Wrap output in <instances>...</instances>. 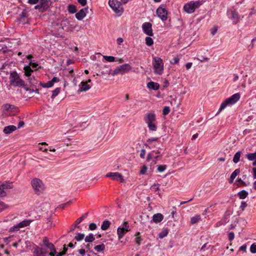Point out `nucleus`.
Masks as SVG:
<instances>
[{"label": "nucleus", "instance_id": "nucleus-1", "mask_svg": "<svg viewBox=\"0 0 256 256\" xmlns=\"http://www.w3.org/2000/svg\"><path fill=\"white\" fill-rule=\"evenodd\" d=\"M10 79L12 85L16 86L23 87L26 91L31 90L30 88H28V87L25 85L24 82L20 78L16 71L12 72L10 73Z\"/></svg>", "mask_w": 256, "mask_h": 256}, {"label": "nucleus", "instance_id": "nucleus-2", "mask_svg": "<svg viewBox=\"0 0 256 256\" xmlns=\"http://www.w3.org/2000/svg\"><path fill=\"white\" fill-rule=\"evenodd\" d=\"M144 120L146 124L150 131L155 132L157 130V122L156 116L154 112H148L144 118Z\"/></svg>", "mask_w": 256, "mask_h": 256}, {"label": "nucleus", "instance_id": "nucleus-3", "mask_svg": "<svg viewBox=\"0 0 256 256\" xmlns=\"http://www.w3.org/2000/svg\"><path fill=\"white\" fill-rule=\"evenodd\" d=\"M43 244L40 248H44L46 250H49L50 256H62L64 254V248L61 252H58L56 250L52 242H50L48 238L44 237L43 239Z\"/></svg>", "mask_w": 256, "mask_h": 256}, {"label": "nucleus", "instance_id": "nucleus-4", "mask_svg": "<svg viewBox=\"0 0 256 256\" xmlns=\"http://www.w3.org/2000/svg\"><path fill=\"white\" fill-rule=\"evenodd\" d=\"M152 64L154 72L156 75H162L164 70V62L162 59L158 56L152 58Z\"/></svg>", "mask_w": 256, "mask_h": 256}, {"label": "nucleus", "instance_id": "nucleus-5", "mask_svg": "<svg viewBox=\"0 0 256 256\" xmlns=\"http://www.w3.org/2000/svg\"><path fill=\"white\" fill-rule=\"evenodd\" d=\"M240 95L239 93H236L226 98L220 104V108L218 112L216 114V116L224 110L228 105H232L236 104L240 98Z\"/></svg>", "mask_w": 256, "mask_h": 256}, {"label": "nucleus", "instance_id": "nucleus-6", "mask_svg": "<svg viewBox=\"0 0 256 256\" xmlns=\"http://www.w3.org/2000/svg\"><path fill=\"white\" fill-rule=\"evenodd\" d=\"M202 4V0H192L184 4L183 10L187 14H192Z\"/></svg>", "mask_w": 256, "mask_h": 256}, {"label": "nucleus", "instance_id": "nucleus-7", "mask_svg": "<svg viewBox=\"0 0 256 256\" xmlns=\"http://www.w3.org/2000/svg\"><path fill=\"white\" fill-rule=\"evenodd\" d=\"M108 4L118 16H120L122 14L124 8L120 2L118 0H109Z\"/></svg>", "mask_w": 256, "mask_h": 256}, {"label": "nucleus", "instance_id": "nucleus-8", "mask_svg": "<svg viewBox=\"0 0 256 256\" xmlns=\"http://www.w3.org/2000/svg\"><path fill=\"white\" fill-rule=\"evenodd\" d=\"M31 184L35 192L38 194H40L44 190V185L42 181L39 178H34L31 181Z\"/></svg>", "mask_w": 256, "mask_h": 256}, {"label": "nucleus", "instance_id": "nucleus-9", "mask_svg": "<svg viewBox=\"0 0 256 256\" xmlns=\"http://www.w3.org/2000/svg\"><path fill=\"white\" fill-rule=\"evenodd\" d=\"M132 68L129 64H125L116 67L114 70L112 74L113 76L118 74H124L129 72L132 70Z\"/></svg>", "mask_w": 256, "mask_h": 256}, {"label": "nucleus", "instance_id": "nucleus-10", "mask_svg": "<svg viewBox=\"0 0 256 256\" xmlns=\"http://www.w3.org/2000/svg\"><path fill=\"white\" fill-rule=\"evenodd\" d=\"M29 12L30 10L28 9H24L21 14H20L18 22L22 24L28 23L30 21Z\"/></svg>", "mask_w": 256, "mask_h": 256}, {"label": "nucleus", "instance_id": "nucleus-11", "mask_svg": "<svg viewBox=\"0 0 256 256\" xmlns=\"http://www.w3.org/2000/svg\"><path fill=\"white\" fill-rule=\"evenodd\" d=\"M32 256H50L48 251L44 248L36 246L32 249Z\"/></svg>", "mask_w": 256, "mask_h": 256}, {"label": "nucleus", "instance_id": "nucleus-12", "mask_svg": "<svg viewBox=\"0 0 256 256\" xmlns=\"http://www.w3.org/2000/svg\"><path fill=\"white\" fill-rule=\"evenodd\" d=\"M2 108L4 112L9 115H14L18 112V107L8 104L3 105Z\"/></svg>", "mask_w": 256, "mask_h": 256}, {"label": "nucleus", "instance_id": "nucleus-13", "mask_svg": "<svg viewBox=\"0 0 256 256\" xmlns=\"http://www.w3.org/2000/svg\"><path fill=\"white\" fill-rule=\"evenodd\" d=\"M77 114L76 112L70 113L67 118V124L70 127L74 128L78 126V124L76 122Z\"/></svg>", "mask_w": 256, "mask_h": 256}, {"label": "nucleus", "instance_id": "nucleus-14", "mask_svg": "<svg viewBox=\"0 0 256 256\" xmlns=\"http://www.w3.org/2000/svg\"><path fill=\"white\" fill-rule=\"evenodd\" d=\"M50 0H40V2L35 6L34 8L38 10L40 12L46 11L50 6Z\"/></svg>", "mask_w": 256, "mask_h": 256}, {"label": "nucleus", "instance_id": "nucleus-15", "mask_svg": "<svg viewBox=\"0 0 256 256\" xmlns=\"http://www.w3.org/2000/svg\"><path fill=\"white\" fill-rule=\"evenodd\" d=\"M28 80L30 84V87L29 88H31V90L29 91L39 94V88L38 87L39 85L40 86L39 84L40 82L35 79L34 76L28 78Z\"/></svg>", "mask_w": 256, "mask_h": 256}, {"label": "nucleus", "instance_id": "nucleus-16", "mask_svg": "<svg viewBox=\"0 0 256 256\" xmlns=\"http://www.w3.org/2000/svg\"><path fill=\"white\" fill-rule=\"evenodd\" d=\"M162 6L161 5L157 8L156 13L162 21H166L168 18V12L166 8H162Z\"/></svg>", "mask_w": 256, "mask_h": 256}, {"label": "nucleus", "instance_id": "nucleus-17", "mask_svg": "<svg viewBox=\"0 0 256 256\" xmlns=\"http://www.w3.org/2000/svg\"><path fill=\"white\" fill-rule=\"evenodd\" d=\"M143 32L146 35L150 36H154V33L152 29V24L149 22H145L143 23L142 26Z\"/></svg>", "mask_w": 256, "mask_h": 256}, {"label": "nucleus", "instance_id": "nucleus-18", "mask_svg": "<svg viewBox=\"0 0 256 256\" xmlns=\"http://www.w3.org/2000/svg\"><path fill=\"white\" fill-rule=\"evenodd\" d=\"M106 178H110L113 180L120 181L121 182H124V179L123 176L119 172H108L106 174Z\"/></svg>", "mask_w": 256, "mask_h": 256}, {"label": "nucleus", "instance_id": "nucleus-19", "mask_svg": "<svg viewBox=\"0 0 256 256\" xmlns=\"http://www.w3.org/2000/svg\"><path fill=\"white\" fill-rule=\"evenodd\" d=\"M90 83H92L90 79H88L86 81H82L78 85V92H82L89 90L92 87V85L89 84Z\"/></svg>", "mask_w": 256, "mask_h": 256}, {"label": "nucleus", "instance_id": "nucleus-20", "mask_svg": "<svg viewBox=\"0 0 256 256\" xmlns=\"http://www.w3.org/2000/svg\"><path fill=\"white\" fill-rule=\"evenodd\" d=\"M60 81V80L57 77H54L52 80L46 83H42L40 82L39 84L44 88H49L52 87L55 82H58Z\"/></svg>", "mask_w": 256, "mask_h": 256}, {"label": "nucleus", "instance_id": "nucleus-21", "mask_svg": "<svg viewBox=\"0 0 256 256\" xmlns=\"http://www.w3.org/2000/svg\"><path fill=\"white\" fill-rule=\"evenodd\" d=\"M229 18L232 20L233 22L236 24L239 20L238 13L235 10H232L228 12Z\"/></svg>", "mask_w": 256, "mask_h": 256}, {"label": "nucleus", "instance_id": "nucleus-22", "mask_svg": "<svg viewBox=\"0 0 256 256\" xmlns=\"http://www.w3.org/2000/svg\"><path fill=\"white\" fill-rule=\"evenodd\" d=\"M88 8H84L81 9L76 14V18L78 20H82L86 14Z\"/></svg>", "mask_w": 256, "mask_h": 256}, {"label": "nucleus", "instance_id": "nucleus-23", "mask_svg": "<svg viewBox=\"0 0 256 256\" xmlns=\"http://www.w3.org/2000/svg\"><path fill=\"white\" fill-rule=\"evenodd\" d=\"M12 46L9 44H8V46L4 44L0 49V52L1 53L3 54H6L7 53H10V54H12L13 52L12 49L10 48H12Z\"/></svg>", "mask_w": 256, "mask_h": 256}, {"label": "nucleus", "instance_id": "nucleus-24", "mask_svg": "<svg viewBox=\"0 0 256 256\" xmlns=\"http://www.w3.org/2000/svg\"><path fill=\"white\" fill-rule=\"evenodd\" d=\"M16 129L17 128L16 126L10 125L4 128L3 132L6 134H8L15 131Z\"/></svg>", "mask_w": 256, "mask_h": 256}, {"label": "nucleus", "instance_id": "nucleus-25", "mask_svg": "<svg viewBox=\"0 0 256 256\" xmlns=\"http://www.w3.org/2000/svg\"><path fill=\"white\" fill-rule=\"evenodd\" d=\"M164 219V216L162 214L158 213L154 214L152 216V220L151 222H153L156 223H158L162 222Z\"/></svg>", "mask_w": 256, "mask_h": 256}, {"label": "nucleus", "instance_id": "nucleus-26", "mask_svg": "<svg viewBox=\"0 0 256 256\" xmlns=\"http://www.w3.org/2000/svg\"><path fill=\"white\" fill-rule=\"evenodd\" d=\"M24 75L28 78H32V73L34 72L32 68L30 66H25L24 68Z\"/></svg>", "mask_w": 256, "mask_h": 256}, {"label": "nucleus", "instance_id": "nucleus-27", "mask_svg": "<svg viewBox=\"0 0 256 256\" xmlns=\"http://www.w3.org/2000/svg\"><path fill=\"white\" fill-rule=\"evenodd\" d=\"M147 87L150 90H156L159 89L160 85L158 83L154 82H150L148 83Z\"/></svg>", "mask_w": 256, "mask_h": 256}, {"label": "nucleus", "instance_id": "nucleus-28", "mask_svg": "<svg viewBox=\"0 0 256 256\" xmlns=\"http://www.w3.org/2000/svg\"><path fill=\"white\" fill-rule=\"evenodd\" d=\"M6 45L8 46V44L12 45L14 47H16L18 45V41L16 39H10L7 38L6 40Z\"/></svg>", "mask_w": 256, "mask_h": 256}, {"label": "nucleus", "instance_id": "nucleus-29", "mask_svg": "<svg viewBox=\"0 0 256 256\" xmlns=\"http://www.w3.org/2000/svg\"><path fill=\"white\" fill-rule=\"evenodd\" d=\"M240 173V169L238 168L234 170V171L231 174L230 178L229 179V182L232 184L234 180L236 178V177Z\"/></svg>", "mask_w": 256, "mask_h": 256}, {"label": "nucleus", "instance_id": "nucleus-30", "mask_svg": "<svg viewBox=\"0 0 256 256\" xmlns=\"http://www.w3.org/2000/svg\"><path fill=\"white\" fill-rule=\"evenodd\" d=\"M201 220V216L199 214L195 215L190 218V224L193 225Z\"/></svg>", "mask_w": 256, "mask_h": 256}, {"label": "nucleus", "instance_id": "nucleus-31", "mask_svg": "<svg viewBox=\"0 0 256 256\" xmlns=\"http://www.w3.org/2000/svg\"><path fill=\"white\" fill-rule=\"evenodd\" d=\"M31 222H32V220H22V222L18 224V226L20 228H24V227L29 226Z\"/></svg>", "mask_w": 256, "mask_h": 256}, {"label": "nucleus", "instance_id": "nucleus-32", "mask_svg": "<svg viewBox=\"0 0 256 256\" xmlns=\"http://www.w3.org/2000/svg\"><path fill=\"white\" fill-rule=\"evenodd\" d=\"M126 232H125L121 227L118 228L117 229V234L118 239H121Z\"/></svg>", "mask_w": 256, "mask_h": 256}, {"label": "nucleus", "instance_id": "nucleus-33", "mask_svg": "<svg viewBox=\"0 0 256 256\" xmlns=\"http://www.w3.org/2000/svg\"><path fill=\"white\" fill-rule=\"evenodd\" d=\"M168 233V228H164L162 231L158 234V238H163L166 237Z\"/></svg>", "mask_w": 256, "mask_h": 256}, {"label": "nucleus", "instance_id": "nucleus-34", "mask_svg": "<svg viewBox=\"0 0 256 256\" xmlns=\"http://www.w3.org/2000/svg\"><path fill=\"white\" fill-rule=\"evenodd\" d=\"M110 222L109 220H105L102 222L101 228L103 230H106L110 226Z\"/></svg>", "mask_w": 256, "mask_h": 256}, {"label": "nucleus", "instance_id": "nucleus-35", "mask_svg": "<svg viewBox=\"0 0 256 256\" xmlns=\"http://www.w3.org/2000/svg\"><path fill=\"white\" fill-rule=\"evenodd\" d=\"M241 156V152L238 151L236 152L233 158V162L234 164H237L240 160V158Z\"/></svg>", "mask_w": 256, "mask_h": 256}, {"label": "nucleus", "instance_id": "nucleus-36", "mask_svg": "<svg viewBox=\"0 0 256 256\" xmlns=\"http://www.w3.org/2000/svg\"><path fill=\"white\" fill-rule=\"evenodd\" d=\"M68 10L71 14H74L76 12V7L74 4H69L68 6Z\"/></svg>", "mask_w": 256, "mask_h": 256}, {"label": "nucleus", "instance_id": "nucleus-37", "mask_svg": "<svg viewBox=\"0 0 256 256\" xmlns=\"http://www.w3.org/2000/svg\"><path fill=\"white\" fill-rule=\"evenodd\" d=\"M95 240V238L93 234H90L88 236H87L85 238V242H93Z\"/></svg>", "mask_w": 256, "mask_h": 256}, {"label": "nucleus", "instance_id": "nucleus-38", "mask_svg": "<svg viewBox=\"0 0 256 256\" xmlns=\"http://www.w3.org/2000/svg\"><path fill=\"white\" fill-rule=\"evenodd\" d=\"M248 192L244 190H242L238 193V196L240 199L245 198L248 196Z\"/></svg>", "mask_w": 256, "mask_h": 256}, {"label": "nucleus", "instance_id": "nucleus-39", "mask_svg": "<svg viewBox=\"0 0 256 256\" xmlns=\"http://www.w3.org/2000/svg\"><path fill=\"white\" fill-rule=\"evenodd\" d=\"M246 158L249 160H254L256 159V152L254 153L248 154L246 155Z\"/></svg>", "mask_w": 256, "mask_h": 256}, {"label": "nucleus", "instance_id": "nucleus-40", "mask_svg": "<svg viewBox=\"0 0 256 256\" xmlns=\"http://www.w3.org/2000/svg\"><path fill=\"white\" fill-rule=\"evenodd\" d=\"M60 88H56L54 90L52 91V94L51 96V98L54 99L56 96L60 93Z\"/></svg>", "mask_w": 256, "mask_h": 256}, {"label": "nucleus", "instance_id": "nucleus-41", "mask_svg": "<svg viewBox=\"0 0 256 256\" xmlns=\"http://www.w3.org/2000/svg\"><path fill=\"white\" fill-rule=\"evenodd\" d=\"M1 185L2 188H4V190L5 189H10L13 188L12 182H6L2 184Z\"/></svg>", "mask_w": 256, "mask_h": 256}, {"label": "nucleus", "instance_id": "nucleus-42", "mask_svg": "<svg viewBox=\"0 0 256 256\" xmlns=\"http://www.w3.org/2000/svg\"><path fill=\"white\" fill-rule=\"evenodd\" d=\"M146 44L148 46H151L154 44L153 40L149 36L146 38Z\"/></svg>", "mask_w": 256, "mask_h": 256}, {"label": "nucleus", "instance_id": "nucleus-43", "mask_svg": "<svg viewBox=\"0 0 256 256\" xmlns=\"http://www.w3.org/2000/svg\"><path fill=\"white\" fill-rule=\"evenodd\" d=\"M104 248L105 246L103 244L97 245L94 247V250H96L98 252H102L103 250H104Z\"/></svg>", "mask_w": 256, "mask_h": 256}, {"label": "nucleus", "instance_id": "nucleus-44", "mask_svg": "<svg viewBox=\"0 0 256 256\" xmlns=\"http://www.w3.org/2000/svg\"><path fill=\"white\" fill-rule=\"evenodd\" d=\"M84 238V234L82 233H78L74 236V238L78 242L82 240Z\"/></svg>", "mask_w": 256, "mask_h": 256}, {"label": "nucleus", "instance_id": "nucleus-45", "mask_svg": "<svg viewBox=\"0 0 256 256\" xmlns=\"http://www.w3.org/2000/svg\"><path fill=\"white\" fill-rule=\"evenodd\" d=\"M125 232H128L130 230V226L127 222H124L120 226Z\"/></svg>", "mask_w": 256, "mask_h": 256}, {"label": "nucleus", "instance_id": "nucleus-46", "mask_svg": "<svg viewBox=\"0 0 256 256\" xmlns=\"http://www.w3.org/2000/svg\"><path fill=\"white\" fill-rule=\"evenodd\" d=\"M103 58L108 62H114L115 61V58L113 56H104Z\"/></svg>", "mask_w": 256, "mask_h": 256}, {"label": "nucleus", "instance_id": "nucleus-47", "mask_svg": "<svg viewBox=\"0 0 256 256\" xmlns=\"http://www.w3.org/2000/svg\"><path fill=\"white\" fill-rule=\"evenodd\" d=\"M159 144L160 143H146V146L148 147L149 148L152 149L156 147V146Z\"/></svg>", "mask_w": 256, "mask_h": 256}, {"label": "nucleus", "instance_id": "nucleus-48", "mask_svg": "<svg viewBox=\"0 0 256 256\" xmlns=\"http://www.w3.org/2000/svg\"><path fill=\"white\" fill-rule=\"evenodd\" d=\"M139 235H140V232H137L136 234V238H135V242L138 245H140V242H141V241L142 240L141 238L139 236Z\"/></svg>", "mask_w": 256, "mask_h": 256}, {"label": "nucleus", "instance_id": "nucleus-49", "mask_svg": "<svg viewBox=\"0 0 256 256\" xmlns=\"http://www.w3.org/2000/svg\"><path fill=\"white\" fill-rule=\"evenodd\" d=\"M158 138H152L146 140V143H159L158 142Z\"/></svg>", "mask_w": 256, "mask_h": 256}, {"label": "nucleus", "instance_id": "nucleus-50", "mask_svg": "<svg viewBox=\"0 0 256 256\" xmlns=\"http://www.w3.org/2000/svg\"><path fill=\"white\" fill-rule=\"evenodd\" d=\"M166 168V166L165 164L164 165H159L158 166V170L160 172H163Z\"/></svg>", "mask_w": 256, "mask_h": 256}, {"label": "nucleus", "instance_id": "nucleus-51", "mask_svg": "<svg viewBox=\"0 0 256 256\" xmlns=\"http://www.w3.org/2000/svg\"><path fill=\"white\" fill-rule=\"evenodd\" d=\"M170 112V108L168 106H165L162 110L163 114L166 116L169 114Z\"/></svg>", "mask_w": 256, "mask_h": 256}, {"label": "nucleus", "instance_id": "nucleus-52", "mask_svg": "<svg viewBox=\"0 0 256 256\" xmlns=\"http://www.w3.org/2000/svg\"><path fill=\"white\" fill-rule=\"evenodd\" d=\"M20 228L18 227V224L11 227L10 229V231L11 232H14L20 230Z\"/></svg>", "mask_w": 256, "mask_h": 256}, {"label": "nucleus", "instance_id": "nucleus-53", "mask_svg": "<svg viewBox=\"0 0 256 256\" xmlns=\"http://www.w3.org/2000/svg\"><path fill=\"white\" fill-rule=\"evenodd\" d=\"M6 196V192L4 190V188L0 185V197H3Z\"/></svg>", "mask_w": 256, "mask_h": 256}, {"label": "nucleus", "instance_id": "nucleus-54", "mask_svg": "<svg viewBox=\"0 0 256 256\" xmlns=\"http://www.w3.org/2000/svg\"><path fill=\"white\" fill-rule=\"evenodd\" d=\"M154 151H152L149 153L146 156V161L149 162L152 158L154 156Z\"/></svg>", "mask_w": 256, "mask_h": 256}, {"label": "nucleus", "instance_id": "nucleus-55", "mask_svg": "<svg viewBox=\"0 0 256 256\" xmlns=\"http://www.w3.org/2000/svg\"><path fill=\"white\" fill-rule=\"evenodd\" d=\"M148 168L146 166H143L140 170V174H144L147 172Z\"/></svg>", "mask_w": 256, "mask_h": 256}, {"label": "nucleus", "instance_id": "nucleus-56", "mask_svg": "<svg viewBox=\"0 0 256 256\" xmlns=\"http://www.w3.org/2000/svg\"><path fill=\"white\" fill-rule=\"evenodd\" d=\"M85 216H82L81 217L79 218L75 222V224L77 226H78V224L80 223L82 220H84V218H85Z\"/></svg>", "mask_w": 256, "mask_h": 256}, {"label": "nucleus", "instance_id": "nucleus-57", "mask_svg": "<svg viewBox=\"0 0 256 256\" xmlns=\"http://www.w3.org/2000/svg\"><path fill=\"white\" fill-rule=\"evenodd\" d=\"M250 251L252 253H256V244H253L250 248Z\"/></svg>", "mask_w": 256, "mask_h": 256}, {"label": "nucleus", "instance_id": "nucleus-58", "mask_svg": "<svg viewBox=\"0 0 256 256\" xmlns=\"http://www.w3.org/2000/svg\"><path fill=\"white\" fill-rule=\"evenodd\" d=\"M226 224V221L225 222H223L222 220H220L216 224H215V227L216 228H218V227H219L222 225H225Z\"/></svg>", "mask_w": 256, "mask_h": 256}, {"label": "nucleus", "instance_id": "nucleus-59", "mask_svg": "<svg viewBox=\"0 0 256 256\" xmlns=\"http://www.w3.org/2000/svg\"><path fill=\"white\" fill-rule=\"evenodd\" d=\"M230 214H227V212H226L224 216L221 220H222L223 222L226 221V224L228 223L229 221L228 216H230Z\"/></svg>", "mask_w": 256, "mask_h": 256}, {"label": "nucleus", "instance_id": "nucleus-60", "mask_svg": "<svg viewBox=\"0 0 256 256\" xmlns=\"http://www.w3.org/2000/svg\"><path fill=\"white\" fill-rule=\"evenodd\" d=\"M218 31V26H214L210 29V32L212 36H214Z\"/></svg>", "mask_w": 256, "mask_h": 256}, {"label": "nucleus", "instance_id": "nucleus-61", "mask_svg": "<svg viewBox=\"0 0 256 256\" xmlns=\"http://www.w3.org/2000/svg\"><path fill=\"white\" fill-rule=\"evenodd\" d=\"M97 226L96 224L94 223H90L89 224V229L91 230H94L96 228Z\"/></svg>", "mask_w": 256, "mask_h": 256}, {"label": "nucleus", "instance_id": "nucleus-62", "mask_svg": "<svg viewBox=\"0 0 256 256\" xmlns=\"http://www.w3.org/2000/svg\"><path fill=\"white\" fill-rule=\"evenodd\" d=\"M228 240L230 241L232 240L234 238V234L233 232H230L228 234Z\"/></svg>", "mask_w": 256, "mask_h": 256}, {"label": "nucleus", "instance_id": "nucleus-63", "mask_svg": "<svg viewBox=\"0 0 256 256\" xmlns=\"http://www.w3.org/2000/svg\"><path fill=\"white\" fill-rule=\"evenodd\" d=\"M75 200V198H70L65 202V207L72 204Z\"/></svg>", "mask_w": 256, "mask_h": 256}, {"label": "nucleus", "instance_id": "nucleus-64", "mask_svg": "<svg viewBox=\"0 0 256 256\" xmlns=\"http://www.w3.org/2000/svg\"><path fill=\"white\" fill-rule=\"evenodd\" d=\"M246 206H247V204H246V202H245L244 201H242L241 202V204L240 206V208L243 210L246 207Z\"/></svg>", "mask_w": 256, "mask_h": 256}]
</instances>
